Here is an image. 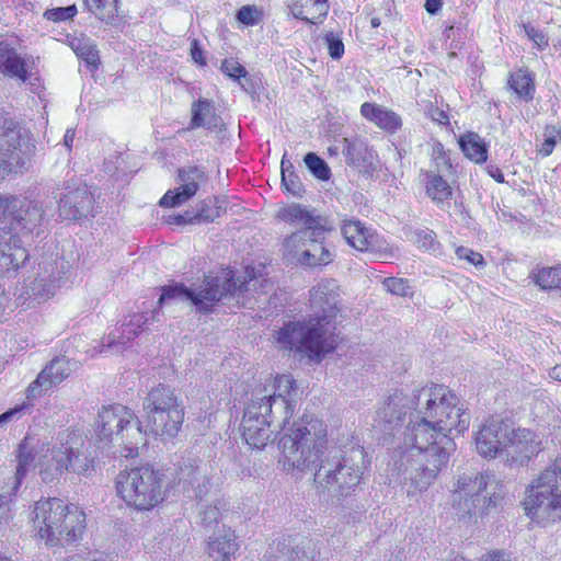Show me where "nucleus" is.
Masks as SVG:
<instances>
[{
  "instance_id": "1",
  "label": "nucleus",
  "mask_w": 561,
  "mask_h": 561,
  "mask_svg": "<svg viewBox=\"0 0 561 561\" xmlns=\"http://www.w3.org/2000/svg\"><path fill=\"white\" fill-rule=\"evenodd\" d=\"M327 426L314 417L295 422L279 440L283 465L288 471H313L318 488L344 496L359 484L367 468L363 448H325Z\"/></svg>"
},
{
  "instance_id": "2",
  "label": "nucleus",
  "mask_w": 561,
  "mask_h": 561,
  "mask_svg": "<svg viewBox=\"0 0 561 561\" xmlns=\"http://www.w3.org/2000/svg\"><path fill=\"white\" fill-rule=\"evenodd\" d=\"M455 448L449 435L423 421L414 411L403 433L402 446L393 451L391 477L408 496H419L434 484Z\"/></svg>"
},
{
  "instance_id": "3",
  "label": "nucleus",
  "mask_w": 561,
  "mask_h": 561,
  "mask_svg": "<svg viewBox=\"0 0 561 561\" xmlns=\"http://www.w3.org/2000/svg\"><path fill=\"white\" fill-rule=\"evenodd\" d=\"M340 293L334 279H323L310 290V306L314 317L308 321H293L284 324L275 334L279 347L297 351L309 358L320 360L321 356L335 348L336 335L331 320L339 311Z\"/></svg>"
},
{
  "instance_id": "4",
  "label": "nucleus",
  "mask_w": 561,
  "mask_h": 561,
  "mask_svg": "<svg viewBox=\"0 0 561 561\" xmlns=\"http://www.w3.org/2000/svg\"><path fill=\"white\" fill-rule=\"evenodd\" d=\"M32 523L46 546H66L80 540L87 528L85 513L75 504L51 497L35 503Z\"/></svg>"
},
{
  "instance_id": "5",
  "label": "nucleus",
  "mask_w": 561,
  "mask_h": 561,
  "mask_svg": "<svg viewBox=\"0 0 561 561\" xmlns=\"http://www.w3.org/2000/svg\"><path fill=\"white\" fill-rule=\"evenodd\" d=\"M499 482L486 472L467 469L454 477L450 503L458 519L470 522L495 511L503 501Z\"/></svg>"
},
{
  "instance_id": "6",
  "label": "nucleus",
  "mask_w": 561,
  "mask_h": 561,
  "mask_svg": "<svg viewBox=\"0 0 561 561\" xmlns=\"http://www.w3.org/2000/svg\"><path fill=\"white\" fill-rule=\"evenodd\" d=\"M414 411L450 436L470 425V413L458 396L443 385L424 386L414 390Z\"/></svg>"
},
{
  "instance_id": "7",
  "label": "nucleus",
  "mask_w": 561,
  "mask_h": 561,
  "mask_svg": "<svg viewBox=\"0 0 561 561\" xmlns=\"http://www.w3.org/2000/svg\"><path fill=\"white\" fill-rule=\"evenodd\" d=\"M245 290L248 283L236 279L234 272L226 268L217 275L205 276L195 289H190L183 284L164 286L158 302L169 305L191 301L199 311L209 312L216 302L240 296Z\"/></svg>"
},
{
  "instance_id": "8",
  "label": "nucleus",
  "mask_w": 561,
  "mask_h": 561,
  "mask_svg": "<svg viewBox=\"0 0 561 561\" xmlns=\"http://www.w3.org/2000/svg\"><path fill=\"white\" fill-rule=\"evenodd\" d=\"M95 436L104 446L122 447L121 455L126 458L138 456L139 448L147 444L141 422L130 409L121 404L104 407L99 412Z\"/></svg>"
},
{
  "instance_id": "9",
  "label": "nucleus",
  "mask_w": 561,
  "mask_h": 561,
  "mask_svg": "<svg viewBox=\"0 0 561 561\" xmlns=\"http://www.w3.org/2000/svg\"><path fill=\"white\" fill-rule=\"evenodd\" d=\"M87 439L79 430L66 431L60 435L59 446L49 448L45 443L38 466L44 482H51L64 471L88 474L92 468V459L88 455Z\"/></svg>"
},
{
  "instance_id": "10",
  "label": "nucleus",
  "mask_w": 561,
  "mask_h": 561,
  "mask_svg": "<svg viewBox=\"0 0 561 561\" xmlns=\"http://www.w3.org/2000/svg\"><path fill=\"white\" fill-rule=\"evenodd\" d=\"M523 505L526 515L538 522L561 519V456L533 480Z\"/></svg>"
},
{
  "instance_id": "11",
  "label": "nucleus",
  "mask_w": 561,
  "mask_h": 561,
  "mask_svg": "<svg viewBox=\"0 0 561 561\" xmlns=\"http://www.w3.org/2000/svg\"><path fill=\"white\" fill-rule=\"evenodd\" d=\"M145 423L149 432L163 438H173L184 420V408L174 390L159 385L150 390L142 402Z\"/></svg>"
},
{
  "instance_id": "12",
  "label": "nucleus",
  "mask_w": 561,
  "mask_h": 561,
  "mask_svg": "<svg viewBox=\"0 0 561 561\" xmlns=\"http://www.w3.org/2000/svg\"><path fill=\"white\" fill-rule=\"evenodd\" d=\"M163 474L151 466L121 471L116 478L117 494L127 505L149 511L163 501Z\"/></svg>"
},
{
  "instance_id": "13",
  "label": "nucleus",
  "mask_w": 561,
  "mask_h": 561,
  "mask_svg": "<svg viewBox=\"0 0 561 561\" xmlns=\"http://www.w3.org/2000/svg\"><path fill=\"white\" fill-rule=\"evenodd\" d=\"M0 134V180L22 174L31 165L35 144L28 130L12 119H4Z\"/></svg>"
},
{
  "instance_id": "14",
  "label": "nucleus",
  "mask_w": 561,
  "mask_h": 561,
  "mask_svg": "<svg viewBox=\"0 0 561 561\" xmlns=\"http://www.w3.org/2000/svg\"><path fill=\"white\" fill-rule=\"evenodd\" d=\"M266 397L252 396L242 417V435L247 444L261 449L272 442L274 433L287 422L272 408Z\"/></svg>"
},
{
  "instance_id": "15",
  "label": "nucleus",
  "mask_w": 561,
  "mask_h": 561,
  "mask_svg": "<svg viewBox=\"0 0 561 561\" xmlns=\"http://www.w3.org/2000/svg\"><path fill=\"white\" fill-rule=\"evenodd\" d=\"M0 214L10 225V231L18 234L32 233L44 221L43 205L33 199L11 194H0Z\"/></svg>"
},
{
  "instance_id": "16",
  "label": "nucleus",
  "mask_w": 561,
  "mask_h": 561,
  "mask_svg": "<svg viewBox=\"0 0 561 561\" xmlns=\"http://www.w3.org/2000/svg\"><path fill=\"white\" fill-rule=\"evenodd\" d=\"M215 467L210 461L187 456L179 462L175 479L183 491L191 497L202 500L211 489Z\"/></svg>"
},
{
  "instance_id": "17",
  "label": "nucleus",
  "mask_w": 561,
  "mask_h": 561,
  "mask_svg": "<svg viewBox=\"0 0 561 561\" xmlns=\"http://www.w3.org/2000/svg\"><path fill=\"white\" fill-rule=\"evenodd\" d=\"M543 449L540 436L529 428H510L503 443L502 457L513 467L526 466Z\"/></svg>"
},
{
  "instance_id": "18",
  "label": "nucleus",
  "mask_w": 561,
  "mask_h": 561,
  "mask_svg": "<svg viewBox=\"0 0 561 561\" xmlns=\"http://www.w3.org/2000/svg\"><path fill=\"white\" fill-rule=\"evenodd\" d=\"M205 171L199 167H185L178 171V184L174 190H169L160 199V206L176 207L191 199L206 181Z\"/></svg>"
},
{
  "instance_id": "19",
  "label": "nucleus",
  "mask_w": 561,
  "mask_h": 561,
  "mask_svg": "<svg viewBox=\"0 0 561 561\" xmlns=\"http://www.w3.org/2000/svg\"><path fill=\"white\" fill-rule=\"evenodd\" d=\"M296 390L294 379L288 375L277 376L271 389L267 386L255 389L252 396L266 397L272 408L283 415V422H288L294 414L295 403L291 392Z\"/></svg>"
},
{
  "instance_id": "20",
  "label": "nucleus",
  "mask_w": 561,
  "mask_h": 561,
  "mask_svg": "<svg viewBox=\"0 0 561 561\" xmlns=\"http://www.w3.org/2000/svg\"><path fill=\"white\" fill-rule=\"evenodd\" d=\"M55 267L44 268L35 276L28 277L24 280V285L19 295V300L22 304L28 301V305L39 304L53 297L59 287V278L54 276Z\"/></svg>"
},
{
  "instance_id": "21",
  "label": "nucleus",
  "mask_w": 561,
  "mask_h": 561,
  "mask_svg": "<svg viewBox=\"0 0 561 561\" xmlns=\"http://www.w3.org/2000/svg\"><path fill=\"white\" fill-rule=\"evenodd\" d=\"M507 430L508 425L502 420H486L474 437L478 454L484 458H494L497 454L502 456Z\"/></svg>"
},
{
  "instance_id": "22",
  "label": "nucleus",
  "mask_w": 561,
  "mask_h": 561,
  "mask_svg": "<svg viewBox=\"0 0 561 561\" xmlns=\"http://www.w3.org/2000/svg\"><path fill=\"white\" fill-rule=\"evenodd\" d=\"M71 374V367L68 359H53L36 377V379L27 387L26 397L28 400L38 398L43 392L51 387L60 383Z\"/></svg>"
},
{
  "instance_id": "23",
  "label": "nucleus",
  "mask_w": 561,
  "mask_h": 561,
  "mask_svg": "<svg viewBox=\"0 0 561 561\" xmlns=\"http://www.w3.org/2000/svg\"><path fill=\"white\" fill-rule=\"evenodd\" d=\"M94 196L88 187H78L66 193L59 201V217L65 220H78L91 215Z\"/></svg>"
},
{
  "instance_id": "24",
  "label": "nucleus",
  "mask_w": 561,
  "mask_h": 561,
  "mask_svg": "<svg viewBox=\"0 0 561 561\" xmlns=\"http://www.w3.org/2000/svg\"><path fill=\"white\" fill-rule=\"evenodd\" d=\"M414 392L410 397L403 391L396 390L378 409L377 415L389 428H393L403 421L408 413H414Z\"/></svg>"
},
{
  "instance_id": "25",
  "label": "nucleus",
  "mask_w": 561,
  "mask_h": 561,
  "mask_svg": "<svg viewBox=\"0 0 561 561\" xmlns=\"http://www.w3.org/2000/svg\"><path fill=\"white\" fill-rule=\"evenodd\" d=\"M45 443L26 436L19 445L18 466L13 477L9 479L12 490H18L26 472L35 466H38L41 453L44 451Z\"/></svg>"
},
{
  "instance_id": "26",
  "label": "nucleus",
  "mask_w": 561,
  "mask_h": 561,
  "mask_svg": "<svg viewBox=\"0 0 561 561\" xmlns=\"http://www.w3.org/2000/svg\"><path fill=\"white\" fill-rule=\"evenodd\" d=\"M148 322V318L142 313H135L129 317L128 321L122 323L121 328L110 332L103 341V347H107L115 353H122L133 341L144 325Z\"/></svg>"
},
{
  "instance_id": "27",
  "label": "nucleus",
  "mask_w": 561,
  "mask_h": 561,
  "mask_svg": "<svg viewBox=\"0 0 561 561\" xmlns=\"http://www.w3.org/2000/svg\"><path fill=\"white\" fill-rule=\"evenodd\" d=\"M205 128L208 131L220 133L225 129V123L217 113L215 103L208 99L199 98L191 106V119L188 130Z\"/></svg>"
},
{
  "instance_id": "28",
  "label": "nucleus",
  "mask_w": 561,
  "mask_h": 561,
  "mask_svg": "<svg viewBox=\"0 0 561 561\" xmlns=\"http://www.w3.org/2000/svg\"><path fill=\"white\" fill-rule=\"evenodd\" d=\"M27 257L28 254L20 244L19 237L0 229V275L15 272Z\"/></svg>"
},
{
  "instance_id": "29",
  "label": "nucleus",
  "mask_w": 561,
  "mask_h": 561,
  "mask_svg": "<svg viewBox=\"0 0 561 561\" xmlns=\"http://www.w3.org/2000/svg\"><path fill=\"white\" fill-rule=\"evenodd\" d=\"M342 152L345 156L346 163L358 169L360 172L369 173L375 170L376 156L362 138H343Z\"/></svg>"
},
{
  "instance_id": "30",
  "label": "nucleus",
  "mask_w": 561,
  "mask_h": 561,
  "mask_svg": "<svg viewBox=\"0 0 561 561\" xmlns=\"http://www.w3.org/2000/svg\"><path fill=\"white\" fill-rule=\"evenodd\" d=\"M341 230L347 243L358 251H375L378 248V234L359 220H344Z\"/></svg>"
},
{
  "instance_id": "31",
  "label": "nucleus",
  "mask_w": 561,
  "mask_h": 561,
  "mask_svg": "<svg viewBox=\"0 0 561 561\" xmlns=\"http://www.w3.org/2000/svg\"><path fill=\"white\" fill-rule=\"evenodd\" d=\"M239 543L231 529H222L209 537L207 553L214 561H231L236 558Z\"/></svg>"
},
{
  "instance_id": "32",
  "label": "nucleus",
  "mask_w": 561,
  "mask_h": 561,
  "mask_svg": "<svg viewBox=\"0 0 561 561\" xmlns=\"http://www.w3.org/2000/svg\"><path fill=\"white\" fill-rule=\"evenodd\" d=\"M0 72L4 76L28 80L27 61L9 44L0 42Z\"/></svg>"
},
{
  "instance_id": "33",
  "label": "nucleus",
  "mask_w": 561,
  "mask_h": 561,
  "mask_svg": "<svg viewBox=\"0 0 561 561\" xmlns=\"http://www.w3.org/2000/svg\"><path fill=\"white\" fill-rule=\"evenodd\" d=\"M324 233L312 236L298 263L311 267L328 265L333 261L334 253L323 244Z\"/></svg>"
},
{
  "instance_id": "34",
  "label": "nucleus",
  "mask_w": 561,
  "mask_h": 561,
  "mask_svg": "<svg viewBox=\"0 0 561 561\" xmlns=\"http://www.w3.org/2000/svg\"><path fill=\"white\" fill-rule=\"evenodd\" d=\"M360 114L386 130L394 131L401 126V118L397 113L375 103H364L360 106Z\"/></svg>"
},
{
  "instance_id": "35",
  "label": "nucleus",
  "mask_w": 561,
  "mask_h": 561,
  "mask_svg": "<svg viewBox=\"0 0 561 561\" xmlns=\"http://www.w3.org/2000/svg\"><path fill=\"white\" fill-rule=\"evenodd\" d=\"M289 9L296 19L316 24L327 16L329 3L328 0H298Z\"/></svg>"
},
{
  "instance_id": "36",
  "label": "nucleus",
  "mask_w": 561,
  "mask_h": 561,
  "mask_svg": "<svg viewBox=\"0 0 561 561\" xmlns=\"http://www.w3.org/2000/svg\"><path fill=\"white\" fill-rule=\"evenodd\" d=\"M278 218L289 224H299L302 229H324L320 217L313 216L306 207L293 204L278 210Z\"/></svg>"
},
{
  "instance_id": "37",
  "label": "nucleus",
  "mask_w": 561,
  "mask_h": 561,
  "mask_svg": "<svg viewBox=\"0 0 561 561\" xmlns=\"http://www.w3.org/2000/svg\"><path fill=\"white\" fill-rule=\"evenodd\" d=\"M324 229H299L288 236L283 243L284 255L298 263V259L302 257V252L308 247L310 239L312 236L317 237V234H323Z\"/></svg>"
},
{
  "instance_id": "38",
  "label": "nucleus",
  "mask_w": 561,
  "mask_h": 561,
  "mask_svg": "<svg viewBox=\"0 0 561 561\" xmlns=\"http://www.w3.org/2000/svg\"><path fill=\"white\" fill-rule=\"evenodd\" d=\"M465 156L476 163H482L488 158V146L483 138L476 133H467L459 139Z\"/></svg>"
},
{
  "instance_id": "39",
  "label": "nucleus",
  "mask_w": 561,
  "mask_h": 561,
  "mask_svg": "<svg viewBox=\"0 0 561 561\" xmlns=\"http://www.w3.org/2000/svg\"><path fill=\"white\" fill-rule=\"evenodd\" d=\"M94 16L108 25H115L119 0H84Z\"/></svg>"
},
{
  "instance_id": "40",
  "label": "nucleus",
  "mask_w": 561,
  "mask_h": 561,
  "mask_svg": "<svg viewBox=\"0 0 561 561\" xmlns=\"http://www.w3.org/2000/svg\"><path fill=\"white\" fill-rule=\"evenodd\" d=\"M426 193L435 202H444L450 198L451 187L446 180L434 172L426 173Z\"/></svg>"
},
{
  "instance_id": "41",
  "label": "nucleus",
  "mask_w": 561,
  "mask_h": 561,
  "mask_svg": "<svg viewBox=\"0 0 561 561\" xmlns=\"http://www.w3.org/2000/svg\"><path fill=\"white\" fill-rule=\"evenodd\" d=\"M508 85L519 98L525 100L533 99L534 84L533 79L526 69H518L511 75Z\"/></svg>"
},
{
  "instance_id": "42",
  "label": "nucleus",
  "mask_w": 561,
  "mask_h": 561,
  "mask_svg": "<svg viewBox=\"0 0 561 561\" xmlns=\"http://www.w3.org/2000/svg\"><path fill=\"white\" fill-rule=\"evenodd\" d=\"M216 204L217 199L215 198H208L197 203L195 210H191L194 224L211 222L218 218L222 207Z\"/></svg>"
},
{
  "instance_id": "43",
  "label": "nucleus",
  "mask_w": 561,
  "mask_h": 561,
  "mask_svg": "<svg viewBox=\"0 0 561 561\" xmlns=\"http://www.w3.org/2000/svg\"><path fill=\"white\" fill-rule=\"evenodd\" d=\"M280 171L282 184L285 186L286 191L295 196H299L304 191V185L299 176L295 173L294 165L291 161L286 158V154L283 156Z\"/></svg>"
},
{
  "instance_id": "44",
  "label": "nucleus",
  "mask_w": 561,
  "mask_h": 561,
  "mask_svg": "<svg viewBox=\"0 0 561 561\" xmlns=\"http://www.w3.org/2000/svg\"><path fill=\"white\" fill-rule=\"evenodd\" d=\"M221 70L229 78L238 81L244 91L249 92L252 88L247 69L233 58L225 59L221 64Z\"/></svg>"
},
{
  "instance_id": "45",
  "label": "nucleus",
  "mask_w": 561,
  "mask_h": 561,
  "mask_svg": "<svg viewBox=\"0 0 561 561\" xmlns=\"http://www.w3.org/2000/svg\"><path fill=\"white\" fill-rule=\"evenodd\" d=\"M72 49L77 57L82 59L88 66L98 68L100 56L96 46L90 39H79L72 43Z\"/></svg>"
},
{
  "instance_id": "46",
  "label": "nucleus",
  "mask_w": 561,
  "mask_h": 561,
  "mask_svg": "<svg viewBox=\"0 0 561 561\" xmlns=\"http://www.w3.org/2000/svg\"><path fill=\"white\" fill-rule=\"evenodd\" d=\"M561 264L554 267H543L533 273V279L541 289L558 288L560 285L559 273Z\"/></svg>"
},
{
  "instance_id": "47",
  "label": "nucleus",
  "mask_w": 561,
  "mask_h": 561,
  "mask_svg": "<svg viewBox=\"0 0 561 561\" xmlns=\"http://www.w3.org/2000/svg\"><path fill=\"white\" fill-rule=\"evenodd\" d=\"M304 161L309 171L319 180L328 181L331 176L330 168L327 162L313 152L305 156Z\"/></svg>"
},
{
  "instance_id": "48",
  "label": "nucleus",
  "mask_w": 561,
  "mask_h": 561,
  "mask_svg": "<svg viewBox=\"0 0 561 561\" xmlns=\"http://www.w3.org/2000/svg\"><path fill=\"white\" fill-rule=\"evenodd\" d=\"M382 284L385 289L391 293L392 295L401 297H408L412 295L411 287L409 286L408 280L405 279L388 277L383 279Z\"/></svg>"
},
{
  "instance_id": "49",
  "label": "nucleus",
  "mask_w": 561,
  "mask_h": 561,
  "mask_svg": "<svg viewBox=\"0 0 561 561\" xmlns=\"http://www.w3.org/2000/svg\"><path fill=\"white\" fill-rule=\"evenodd\" d=\"M262 12L255 5H243L237 12V19L245 25H254L260 22Z\"/></svg>"
},
{
  "instance_id": "50",
  "label": "nucleus",
  "mask_w": 561,
  "mask_h": 561,
  "mask_svg": "<svg viewBox=\"0 0 561 561\" xmlns=\"http://www.w3.org/2000/svg\"><path fill=\"white\" fill-rule=\"evenodd\" d=\"M415 242L420 248H424L425 250H431L435 252L439 243L436 241V234L434 231L425 229L415 231Z\"/></svg>"
},
{
  "instance_id": "51",
  "label": "nucleus",
  "mask_w": 561,
  "mask_h": 561,
  "mask_svg": "<svg viewBox=\"0 0 561 561\" xmlns=\"http://www.w3.org/2000/svg\"><path fill=\"white\" fill-rule=\"evenodd\" d=\"M15 492L16 490H12V484L10 481L7 483V485L0 488V524L9 519V497Z\"/></svg>"
},
{
  "instance_id": "52",
  "label": "nucleus",
  "mask_w": 561,
  "mask_h": 561,
  "mask_svg": "<svg viewBox=\"0 0 561 561\" xmlns=\"http://www.w3.org/2000/svg\"><path fill=\"white\" fill-rule=\"evenodd\" d=\"M324 42L327 44L329 55L333 59H340L344 54V44L340 36L335 35L332 32H329L324 35Z\"/></svg>"
},
{
  "instance_id": "53",
  "label": "nucleus",
  "mask_w": 561,
  "mask_h": 561,
  "mask_svg": "<svg viewBox=\"0 0 561 561\" xmlns=\"http://www.w3.org/2000/svg\"><path fill=\"white\" fill-rule=\"evenodd\" d=\"M76 13H77L76 5H68L65 8L47 10L44 13V16L49 21L58 22V21L69 20L71 18H73Z\"/></svg>"
},
{
  "instance_id": "54",
  "label": "nucleus",
  "mask_w": 561,
  "mask_h": 561,
  "mask_svg": "<svg viewBox=\"0 0 561 561\" xmlns=\"http://www.w3.org/2000/svg\"><path fill=\"white\" fill-rule=\"evenodd\" d=\"M558 141H561V130L556 127H547L545 130V141L542 144L541 152L549 156Z\"/></svg>"
},
{
  "instance_id": "55",
  "label": "nucleus",
  "mask_w": 561,
  "mask_h": 561,
  "mask_svg": "<svg viewBox=\"0 0 561 561\" xmlns=\"http://www.w3.org/2000/svg\"><path fill=\"white\" fill-rule=\"evenodd\" d=\"M523 28L528 38L536 45L539 50H543L548 47V37L541 31L535 28L530 24H523Z\"/></svg>"
},
{
  "instance_id": "56",
  "label": "nucleus",
  "mask_w": 561,
  "mask_h": 561,
  "mask_svg": "<svg viewBox=\"0 0 561 561\" xmlns=\"http://www.w3.org/2000/svg\"><path fill=\"white\" fill-rule=\"evenodd\" d=\"M268 561H312V557L309 556L304 548L297 546L288 553L280 552L274 556V560L271 559Z\"/></svg>"
},
{
  "instance_id": "57",
  "label": "nucleus",
  "mask_w": 561,
  "mask_h": 561,
  "mask_svg": "<svg viewBox=\"0 0 561 561\" xmlns=\"http://www.w3.org/2000/svg\"><path fill=\"white\" fill-rule=\"evenodd\" d=\"M456 255L458 259L466 260L474 266H483L485 264L482 254L466 247H458L456 249Z\"/></svg>"
},
{
  "instance_id": "58",
  "label": "nucleus",
  "mask_w": 561,
  "mask_h": 561,
  "mask_svg": "<svg viewBox=\"0 0 561 561\" xmlns=\"http://www.w3.org/2000/svg\"><path fill=\"white\" fill-rule=\"evenodd\" d=\"M424 111L427 117H430L433 122H436L440 125H447L449 123V117L447 113L432 103L425 105Z\"/></svg>"
},
{
  "instance_id": "59",
  "label": "nucleus",
  "mask_w": 561,
  "mask_h": 561,
  "mask_svg": "<svg viewBox=\"0 0 561 561\" xmlns=\"http://www.w3.org/2000/svg\"><path fill=\"white\" fill-rule=\"evenodd\" d=\"M108 554L102 551H90L87 554H76L69 557L66 561H110Z\"/></svg>"
},
{
  "instance_id": "60",
  "label": "nucleus",
  "mask_w": 561,
  "mask_h": 561,
  "mask_svg": "<svg viewBox=\"0 0 561 561\" xmlns=\"http://www.w3.org/2000/svg\"><path fill=\"white\" fill-rule=\"evenodd\" d=\"M220 516V511L217 506H206L201 512V519L204 525H210L217 523Z\"/></svg>"
},
{
  "instance_id": "61",
  "label": "nucleus",
  "mask_w": 561,
  "mask_h": 561,
  "mask_svg": "<svg viewBox=\"0 0 561 561\" xmlns=\"http://www.w3.org/2000/svg\"><path fill=\"white\" fill-rule=\"evenodd\" d=\"M30 404L23 403L21 405H16L13 409H10L9 411L2 413L0 415V427L3 426L5 423L11 421L15 415L20 414L23 409H26Z\"/></svg>"
},
{
  "instance_id": "62",
  "label": "nucleus",
  "mask_w": 561,
  "mask_h": 561,
  "mask_svg": "<svg viewBox=\"0 0 561 561\" xmlns=\"http://www.w3.org/2000/svg\"><path fill=\"white\" fill-rule=\"evenodd\" d=\"M191 56L193 60L199 65H205L206 61L203 56V50L198 45V42L194 39L191 44Z\"/></svg>"
},
{
  "instance_id": "63",
  "label": "nucleus",
  "mask_w": 561,
  "mask_h": 561,
  "mask_svg": "<svg viewBox=\"0 0 561 561\" xmlns=\"http://www.w3.org/2000/svg\"><path fill=\"white\" fill-rule=\"evenodd\" d=\"M480 561H511L503 551H493L481 558Z\"/></svg>"
},
{
  "instance_id": "64",
  "label": "nucleus",
  "mask_w": 561,
  "mask_h": 561,
  "mask_svg": "<svg viewBox=\"0 0 561 561\" xmlns=\"http://www.w3.org/2000/svg\"><path fill=\"white\" fill-rule=\"evenodd\" d=\"M173 222L176 225L194 224V219L192 218V211L186 210L183 214L175 216Z\"/></svg>"
}]
</instances>
